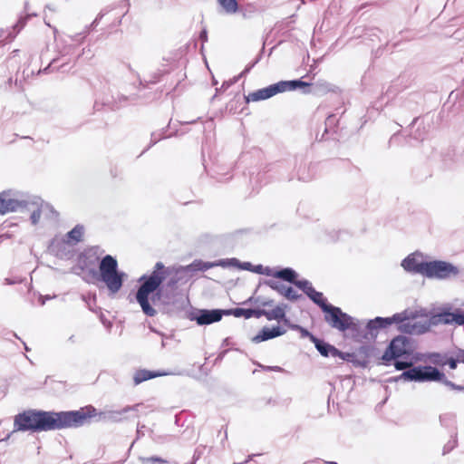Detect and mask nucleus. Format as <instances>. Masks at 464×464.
I'll return each mask as SVG.
<instances>
[{"label": "nucleus", "instance_id": "1", "mask_svg": "<svg viewBox=\"0 0 464 464\" xmlns=\"http://www.w3.org/2000/svg\"><path fill=\"white\" fill-rule=\"evenodd\" d=\"M93 415L96 408L92 405L62 411L26 410L15 415L14 427L18 431L31 432L76 429L84 426Z\"/></svg>", "mask_w": 464, "mask_h": 464}, {"label": "nucleus", "instance_id": "2", "mask_svg": "<svg viewBox=\"0 0 464 464\" xmlns=\"http://www.w3.org/2000/svg\"><path fill=\"white\" fill-rule=\"evenodd\" d=\"M127 274L119 269L118 261L111 255H105L99 262L98 269L88 268L83 280L88 284L103 283L111 295L117 294L122 287Z\"/></svg>", "mask_w": 464, "mask_h": 464}, {"label": "nucleus", "instance_id": "3", "mask_svg": "<svg viewBox=\"0 0 464 464\" xmlns=\"http://www.w3.org/2000/svg\"><path fill=\"white\" fill-rule=\"evenodd\" d=\"M169 275L168 268L162 262H157L150 275H143L140 277V285L135 295V299L140 304L141 311L147 316L152 317L157 314L156 309L150 302V296H155V293L162 292V283Z\"/></svg>", "mask_w": 464, "mask_h": 464}, {"label": "nucleus", "instance_id": "4", "mask_svg": "<svg viewBox=\"0 0 464 464\" xmlns=\"http://www.w3.org/2000/svg\"><path fill=\"white\" fill-rule=\"evenodd\" d=\"M395 380L415 382H440L452 390L459 392L464 391V386L458 385L448 380L444 372L431 365H418L417 367H413L409 371L401 373Z\"/></svg>", "mask_w": 464, "mask_h": 464}, {"label": "nucleus", "instance_id": "5", "mask_svg": "<svg viewBox=\"0 0 464 464\" xmlns=\"http://www.w3.org/2000/svg\"><path fill=\"white\" fill-rule=\"evenodd\" d=\"M150 300L155 305H159L164 314L169 316H180L188 307H190V302L188 296L181 293H168L165 291L155 293Z\"/></svg>", "mask_w": 464, "mask_h": 464}, {"label": "nucleus", "instance_id": "6", "mask_svg": "<svg viewBox=\"0 0 464 464\" xmlns=\"http://www.w3.org/2000/svg\"><path fill=\"white\" fill-rule=\"evenodd\" d=\"M309 86V82H304L301 79L280 81L276 83L270 84L267 87L256 90L245 96L246 103L250 102H259L269 99L278 93L287 91H295L299 87Z\"/></svg>", "mask_w": 464, "mask_h": 464}, {"label": "nucleus", "instance_id": "7", "mask_svg": "<svg viewBox=\"0 0 464 464\" xmlns=\"http://www.w3.org/2000/svg\"><path fill=\"white\" fill-rule=\"evenodd\" d=\"M322 312L324 314V321L334 329L345 332L349 329L355 330L357 328L354 318L338 306L330 304Z\"/></svg>", "mask_w": 464, "mask_h": 464}, {"label": "nucleus", "instance_id": "8", "mask_svg": "<svg viewBox=\"0 0 464 464\" xmlns=\"http://www.w3.org/2000/svg\"><path fill=\"white\" fill-rule=\"evenodd\" d=\"M413 350L411 338L397 335L390 342L382 356V360L388 365L392 360L411 355Z\"/></svg>", "mask_w": 464, "mask_h": 464}, {"label": "nucleus", "instance_id": "9", "mask_svg": "<svg viewBox=\"0 0 464 464\" xmlns=\"http://www.w3.org/2000/svg\"><path fill=\"white\" fill-rule=\"evenodd\" d=\"M393 316H398L399 320L393 321L397 330L407 334H422L430 331L431 325H436V322L411 321L410 313L404 310L401 313H396Z\"/></svg>", "mask_w": 464, "mask_h": 464}, {"label": "nucleus", "instance_id": "10", "mask_svg": "<svg viewBox=\"0 0 464 464\" xmlns=\"http://www.w3.org/2000/svg\"><path fill=\"white\" fill-rule=\"evenodd\" d=\"M423 270L425 271V277L438 280H447L456 277L459 274L457 266L444 260L428 261Z\"/></svg>", "mask_w": 464, "mask_h": 464}, {"label": "nucleus", "instance_id": "11", "mask_svg": "<svg viewBox=\"0 0 464 464\" xmlns=\"http://www.w3.org/2000/svg\"><path fill=\"white\" fill-rule=\"evenodd\" d=\"M227 309H197L190 306L186 312V318L195 321L198 325H208L219 322L224 315L227 314Z\"/></svg>", "mask_w": 464, "mask_h": 464}, {"label": "nucleus", "instance_id": "12", "mask_svg": "<svg viewBox=\"0 0 464 464\" xmlns=\"http://www.w3.org/2000/svg\"><path fill=\"white\" fill-rule=\"evenodd\" d=\"M11 191L18 192L22 194L24 199L28 201V204L25 208H21L20 209L16 210L15 212H24L25 210H32L30 220L33 225H37L44 208L49 209L52 213L55 214L57 216V212L54 210L52 205L48 203H44L40 198L30 196L23 191L16 190V189H10Z\"/></svg>", "mask_w": 464, "mask_h": 464}, {"label": "nucleus", "instance_id": "13", "mask_svg": "<svg viewBox=\"0 0 464 464\" xmlns=\"http://www.w3.org/2000/svg\"><path fill=\"white\" fill-rule=\"evenodd\" d=\"M28 201L24 199L22 194L11 190L0 192V215L14 213L21 208H25Z\"/></svg>", "mask_w": 464, "mask_h": 464}, {"label": "nucleus", "instance_id": "14", "mask_svg": "<svg viewBox=\"0 0 464 464\" xmlns=\"http://www.w3.org/2000/svg\"><path fill=\"white\" fill-rule=\"evenodd\" d=\"M422 257V253L416 251L402 259L401 266L408 273L420 274L424 276L425 271L423 269L428 261H423Z\"/></svg>", "mask_w": 464, "mask_h": 464}, {"label": "nucleus", "instance_id": "15", "mask_svg": "<svg viewBox=\"0 0 464 464\" xmlns=\"http://www.w3.org/2000/svg\"><path fill=\"white\" fill-rule=\"evenodd\" d=\"M141 406V404H136L134 406H126L122 408L121 410L118 411H101L98 412L96 411V415L92 416L90 419L98 417L97 420H103V421H111V422H119L123 420L124 415L130 411H137L138 409ZM91 420L86 423H90Z\"/></svg>", "mask_w": 464, "mask_h": 464}, {"label": "nucleus", "instance_id": "16", "mask_svg": "<svg viewBox=\"0 0 464 464\" xmlns=\"http://www.w3.org/2000/svg\"><path fill=\"white\" fill-rule=\"evenodd\" d=\"M234 262L233 259H219L215 262H207L201 259H195L191 264L186 266H180L179 271L183 272H197V271H207L209 268L215 266L227 267V264Z\"/></svg>", "mask_w": 464, "mask_h": 464}, {"label": "nucleus", "instance_id": "17", "mask_svg": "<svg viewBox=\"0 0 464 464\" xmlns=\"http://www.w3.org/2000/svg\"><path fill=\"white\" fill-rule=\"evenodd\" d=\"M399 320L398 316H390V317H382L377 316L373 319H370L366 324L367 334L365 337L368 335L372 339H375L378 335V331L382 329H385L388 326L393 324V321Z\"/></svg>", "mask_w": 464, "mask_h": 464}, {"label": "nucleus", "instance_id": "18", "mask_svg": "<svg viewBox=\"0 0 464 464\" xmlns=\"http://www.w3.org/2000/svg\"><path fill=\"white\" fill-rule=\"evenodd\" d=\"M428 322H436L438 324H457L462 326L461 320V309H455L453 312H450V309H442L436 315L432 316L430 319L427 320Z\"/></svg>", "mask_w": 464, "mask_h": 464}, {"label": "nucleus", "instance_id": "19", "mask_svg": "<svg viewBox=\"0 0 464 464\" xmlns=\"http://www.w3.org/2000/svg\"><path fill=\"white\" fill-rule=\"evenodd\" d=\"M37 14L35 13H27L24 15H21L18 18V21L15 24H14L11 28V30L8 31V34L5 37H4L5 30H0V42H10L13 39L15 38V36L20 33V31L25 26L28 20L34 16H36Z\"/></svg>", "mask_w": 464, "mask_h": 464}, {"label": "nucleus", "instance_id": "20", "mask_svg": "<svg viewBox=\"0 0 464 464\" xmlns=\"http://www.w3.org/2000/svg\"><path fill=\"white\" fill-rule=\"evenodd\" d=\"M98 250V246L89 248L80 256L79 266L84 273V276H88V268H96V263L99 260L97 256Z\"/></svg>", "mask_w": 464, "mask_h": 464}, {"label": "nucleus", "instance_id": "21", "mask_svg": "<svg viewBox=\"0 0 464 464\" xmlns=\"http://www.w3.org/2000/svg\"><path fill=\"white\" fill-rule=\"evenodd\" d=\"M285 329L283 327L276 325L271 328L265 326L263 327L256 335H255L251 341L254 343H259L265 341H268L274 339L276 337H279L285 334Z\"/></svg>", "mask_w": 464, "mask_h": 464}, {"label": "nucleus", "instance_id": "22", "mask_svg": "<svg viewBox=\"0 0 464 464\" xmlns=\"http://www.w3.org/2000/svg\"><path fill=\"white\" fill-rule=\"evenodd\" d=\"M304 93H314L322 95L329 92H334V86L325 81H318L315 83H309V86L304 87Z\"/></svg>", "mask_w": 464, "mask_h": 464}, {"label": "nucleus", "instance_id": "23", "mask_svg": "<svg viewBox=\"0 0 464 464\" xmlns=\"http://www.w3.org/2000/svg\"><path fill=\"white\" fill-rule=\"evenodd\" d=\"M314 344L318 353L324 357H335V354H339V349L324 339L317 337Z\"/></svg>", "mask_w": 464, "mask_h": 464}, {"label": "nucleus", "instance_id": "24", "mask_svg": "<svg viewBox=\"0 0 464 464\" xmlns=\"http://www.w3.org/2000/svg\"><path fill=\"white\" fill-rule=\"evenodd\" d=\"M228 315H234L235 317H245L246 319H249L251 317L260 318L261 317V308H230L227 309Z\"/></svg>", "mask_w": 464, "mask_h": 464}, {"label": "nucleus", "instance_id": "25", "mask_svg": "<svg viewBox=\"0 0 464 464\" xmlns=\"http://www.w3.org/2000/svg\"><path fill=\"white\" fill-rule=\"evenodd\" d=\"M167 374H168L167 372H160V371H150V370H145V369L139 370L134 374L133 382H134L135 385H138L145 381H148V380H150V379H153L156 377L164 376Z\"/></svg>", "mask_w": 464, "mask_h": 464}, {"label": "nucleus", "instance_id": "26", "mask_svg": "<svg viewBox=\"0 0 464 464\" xmlns=\"http://www.w3.org/2000/svg\"><path fill=\"white\" fill-rule=\"evenodd\" d=\"M273 277L294 285V283L296 281V278H298V274L295 269L291 267H284L275 270Z\"/></svg>", "mask_w": 464, "mask_h": 464}, {"label": "nucleus", "instance_id": "27", "mask_svg": "<svg viewBox=\"0 0 464 464\" xmlns=\"http://www.w3.org/2000/svg\"><path fill=\"white\" fill-rule=\"evenodd\" d=\"M287 307L286 304H282L276 306L273 310L267 311L265 309H261V316H266L267 320H277L281 321L282 318H285V310Z\"/></svg>", "mask_w": 464, "mask_h": 464}, {"label": "nucleus", "instance_id": "28", "mask_svg": "<svg viewBox=\"0 0 464 464\" xmlns=\"http://www.w3.org/2000/svg\"><path fill=\"white\" fill-rule=\"evenodd\" d=\"M84 233V226L82 224H77L72 230L67 232L66 234V241L68 243H72L73 245L82 241V236Z\"/></svg>", "mask_w": 464, "mask_h": 464}, {"label": "nucleus", "instance_id": "29", "mask_svg": "<svg viewBox=\"0 0 464 464\" xmlns=\"http://www.w3.org/2000/svg\"><path fill=\"white\" fill-rule=\"evenodd\" d=\"M307 296L313 303L318 305L321 310H324L325 306L330 304L323 293L316 291L314 288L310 293H307Z\"/></svg>", "mask_w": 464, "mask_h": 464}, {"label": "nucleus", "instance_id": "30", "mask_svg": "<svg viewBox=\"0 0 464 464\" xmlns=\"http://www.w3.org/2000/svg\"><path fill=\"white\" fill-rule=\"evenodd\" d=\"M418 360V358H414V360L405 361V360H394V367L397 371H402L401 373H403L406 371H409L410 369L415 367L413 364Z\"/></svg>", "mask_w": 464, "mask_h": 464}, {"label": "nucleus", "instance_id": "31", "mask_svg": "<svg viewBox=\"0 0 464 464\" xmlns=\"http://www.w3.org/2000/svg\"><path fill=\"white\" fill-rule=\"evenodd\" d=\"M227 14H235L238 9L237 0H218Z\"/></svg>", "mask_w": 464, "mask_h": 464}, {"label": "nucleus", "instance_id": "32", "mask_svg": "<svg viewBox=\"0 0 464 464\" xmlns=\"http://www.w3.org/2000/svg\"><path fill=\"white\" fill-rule=\"evenodd\" d=\"M440 423L442 427L450 428L456 422V416L453 413H444L439 417Z\"/></svg>", "mask_w": 464, "mask_h": 464}, {"label": "nucleus", "instance_id": "33", "mask_svg": "<svg viewBox=\"0 0 464 464\" xmlns=\"http://www.w3.org/2000/svg\"><path fill=\"white\" fill-rule=\"evenodd\" d=\"M264 284L267 286H269L271 289L276 291L279 295H285V291L287 288V285H285L284 284L280 283L279 281L275 280H265Z\"/></svg>", "mask_w": 464, "mask_h": 464}, {"label": "nucleus", "instance_id": "34", "mask_svg": "<svg viewBox=\"0 0 464 464\" xmlns=\"http://www.w3.org/2000/svg\"><path fill=\"white\" fill-rule=\"evenodd\" d=\"M231 259H233V261H236V262L228 263L227 267H229V266L238 267L242 270H246V271H250V272L254 273L255 266L252 265L250 262H240L236 257H232Z\"/></svg>", "mask_w": 464, "mask_h": 464}, {"label": "nucleus", "instance_id": "35", "mask_svg": "<svg viewBox=\"0 0 464 464\" xmlns=\"http://www.w3.org/2000/svg\"><path fill=\"white\" fill-rule=\"evenodd\" d=\"M294 285L302 290L306 295L307 293H310L314 289V286L307 279L298 280V278H296V281L295 283H294Z\"/></svg>", "mask_w": 464, "mask_h": 464}, {"label": "nucleus", "instance_id": "36", "mask_svg": "<svg viewBox=\"0 0 464 464\" xmlns=\"http://www.w3.org/2000/svg\"><path fill=\"white\" fill-rule=\"evenodd\" d=\"M284 296L292 302L297 301L303 297L301 294H298L292 286H287L285 291Z\"/></svg>", "mask_w": 464, "mask_h": 464}, {"label": "nucleus", "instance_id": "37", "mask_svg": "<svg viewBox=\"0 0 464 464\" xmlns=\"http://www.w3.org/2000/svg\"><path fill=\"white\" fill-rule=\"evenodd\" d=\"M275 272V269L269 267V266H263L262 265H256L254 267V273L258 275H265L267 276H272Z\"/></svg>", "mask_w": 464, "mask_h": 464}, {"label": "nucleus", "instance_id": "38", "mask_svg": "<svg viewBox=\"0 0 464 464\" xmlns=\"http://www.w3.org/2000/svg\"><path fill=\"white\" fill-rule=\"evenodd\" d=\"M140 461L143 463V464H147V463H150V464H167L168 461L160 457H158V456H151V457H143V458H140Z\"/></svg>", "mask_w": 464, "mask_h": 464}, {"label": "nucleus", "instance_id": "39", "mask_svg": "<svg viewBox=\"0 0 464 464\" xmlns=\"http://www.w3.org/2000/svg\"><path fill=\"white\" fill-rule=\"evenodd\" d=\"M265 52V47L263 46L262 49L260 50L258 55L256 56V58L252 62L250 63L248 65H246V67L242 71L241 74H246L248 73L251 69L256 64L259 63V61L261 60L262 58V55Z\"/></svg>", "mask_w": 464, "mask_h": 464}, {"label": "nucleus", "instance_id": "40", "mask_svg": "<svg viewBox=\"0 0 464 464\" xmlns=\"http://www.w3.org/2000/svg\"><path fill=\"white\" fill-rule=\"evenodd\" d=\"M244 74H239L238 76H235L233 79L229 80V81H225L221 87L220 88H217L216 91L217 92H224L226 90H227L231 85H233L234 83H236L238 79L243 76Z\"/></svg>", "mask_w": 464, "mask_h": 464}, {"label": "nucleus", "instance_id": "41", "mask_svg": "<svg viewBox=\"0 0 464 464\" xmlns=\"http://www.w3.org/2000/svg\"><path fill=\"white\" fill-rule=\"evenodd\" d=\"M457 444H458V441H457V437L455 435L452 440H450L444 445V447L442 449V455H447L448 453H450L453 449H455L457 447Z\"/></svg>", "mask_w": 464, "mask_h": 464}, {"label": "nucleus", "instance_id": "42", "mask_svg": "<svg viewBox=\"0 0 464 464\" xmlns=\"http://www.w3.org/2000/svg\"><path fill=\"white\" fill-rule=\"evenodd\" d=\"M298 331L301 334V337L308 338L313 343L317 339L315 335H314L312 333H310L306 328H304L303 326H301Z\"/></svg>", "mask_w": 464, "mask_h": 464}, {"label": "nucleus", "instance_id": "43", "mask_svg": "<svg viewBox=\"0 0 464 464\" xmlns=\"http://www.w3.org/2000/svg\"><path fill=\"white\" fill-rule=\"evenodd\" d=\"M165 138H167V136H164L163 133L158 134L156 132H152L150 143L149 147L143 150V152H145L148 149H150V147L155 145L158 141H160V140L165 139Z\"/></svg>", "mask_w": 464, "mask_h": 464}, {"label": "nucleus", "instance_id": "44", "mask_svg": "<svg viewBox=\"0 0 464 464\" xmlns=\"http://www.w3.org/2000/svg\"><path fill=\"white\" fill-rule=\"evenodd\" d=\"M336 124V118H335V115L334 114H331L329 115L326 120H325V129H324V132H328L330 130L331 128H333L334 126H335Z\"/></svg>", "mask_w": 464, "mask_h": 464}, {"label": "nucleus", "instance_id": "45", "mask_svg": "<svg viewBox=\"0 0 464 464\" xmlns=\"http://www.w3.org/2000/svg\"><path fill=\"white\" fill-rule=\"evenodd\" d=\"M82 298L86 303L88 308L91 311L95 312L94 309L92 308V304H94L96 302V296L93 295L92 297H86L85 295H82Z\"/></svg>", "mask_w": 464, "mask_h": 464}, {"label": "nucleus", "instance_id": "46", "mask_svg": "<svg viewBox=\"0 0 464 464\" xmlns=\"http://www.w3.org/2000/svg\"><path fill=\"white\" fill-rule=\"evenodd\" d=\"M335 357H339L342 360L346 361V362H352L353 358V354L350 353H343L339 350V354H335Z\"/></svg>", "mask_w": 464, "mask_h": 464}, {"label": "nucleus", "instance_id": "47", "mask_svg": "<svg viewBox=\"0 0 464 464\" xmlns=\"http://www.w3.org/2000/svg\"><path fill=\"white\" fill-rule=\"evenodd\" d=\"M459 362V361L458 360V356L456 355L455 358L454 357L449 358L445 363L448 364L451 370H455L457 368Z\"/></svg>", "mask_w": 464, "mask_h": 464}, {"label": "nucleus", "instance_id": "48", "mask_svg": "<svg viewBox=\"0 0 464 464\" xmlns=\"http://www.w3.org/2000/svg\"><path fill=\"white\" fill-rule=\"evenodd\" d=\"M256 304H260L262 306H272L274 304V300L272 299H264L262 300L261 297H257L255 300Z\"/></svg>", "mask_w": 464, "mask_h": 464}, {"label": "nucleus", "instance_id": "49", "mask_svg": "<svg viewBox=\"0 0 464 464\" xmlns=\"http://www.w3.org/2000/svg\"><path fill=\"white\" fill-rule=\"evenodd\" d=\"M58 59H59L58 57L53 58V59L50 62V63H49L45 68H44V69H43V72H44V73H49V72H53V71H54V69H53V66L57 63Z\"/></svg>", "mask_w": 464, "mask_h": 464}, {"label": "nucleus", "instance_id": "50", "mask_svg": "<svg viewBox=\"0 0 464 464\" xmlns=\"http://www.w3.org/2000/svg\"><path fill=\"white\" fill-rule=\"evenodd\" d=\"M199 40L202 42L201 51L204 48V44L208 42V31L206 28L202 29L199 33Z\"/></svg>", "mask_w": 464, "mask_h": 464}, {"label": "nucleus", "instance_id": "51", "mask_svg": "<svg viewBox=\"0 0 464 464\" xmlns=\"http://www.w3.org/2000/svg\"><path fill=\"white\" fill-rule=\"evenodd\" d=\"M55 297H56V295H39V302H40V304H41V305H44V304H45V303H46V301L51 300V299L55 298Z\"/></svg>", "mask_w": 464, "mask_h": 464}, {"label": "nucleus", "instance_id": "52", "mask_svg": "<svg viewBox=\"0 0 464 464\" xmlns=\"http://www.w3.org/2000/svg\"><path fill=\"white\" fill-rule=\"evenodd\" d=\"M99 318L104 326H106L107 328L111 327V323L105 317V315L102 313L100 314Z\"/></svg>", "mask_w": 464, "mask_h": 464}, {"label": "nucleus", "instance_id": "53", "mask_svg": "<svg viewBox=\"0 0 464 464\" xmlns=\"http://www.w3.org/2000/svg\"><path fill=\"white\" fill-rule=\"evenodd\" d=\"M102 17H103V14H102V13H100V14L97 15V17L93 20V22L91 24V28H92V29H93V28H95V27L98 25V24H99L100 20H101Z\"/></svg>", "mask_w": 464, "mask_h": 464}, {"label": "nucleus", "instance_id": "54", "mask_svg": "<svg viewBox=\"0 0 464 464\" xmlns=\"http://www.w3.org/2000/svg\"><path fill=\"white\" fill-rule=\"evenodd\" d=\"M120 99V102L121 101H130V102H134L137 100V96L136 95H131L130 97L128 96H125V95H121V97L119 98Z\"/></svg>", "mask_w": 464, "mask_h": 464}, {"label": "nucleus", "instance_id": "55", "mask_svg": "<svg viewBox=\"0 0 464 464\" xmlns=\"http://www.w3.org/2000/svg\"><path fill=\"white\" fill-rule=\"evenodd\" d=\"M227 352H228V350H224V351L220 352L215 360V363L221 362Z\"/></svg>", "mask_w": 464, "mask_h": 464}, {"label": "nucleus", "instance_id": "56", "mask_svg": "<svg viewBox=\"0 0 464 464\" xmlns=\"http://www.w3.org/2000/svg\"><path fill=\"white\" fill-rule=\"evenodd\" d=\"M266 371L282 372L283 369L280 366H266Z\"/></svg>", "mask_w": 464, "mask_h": 464}, {"label": "nucleus", "instance_id": "57", "mask_svg": "<svg viewBox=\"0 0 464 464\" xmlns=\"http://www.w3.org/2000/svg\"><path fill=\"white\" fill-rule=\"evenodd\" d=\"M411 137L415 140H423V135L419 132V130H417L415 132L411 133Z\"/></svg>", "mask_w": 464, "mask_h": 464}, {"label": "nucleus", "instance_id": "58", "mask_svg": "<svg viewBox=\"0 0 464 464\" xmlns=\"http://www.w3.org/2000/svg\"><path fill=\"white\" fill-rule=\"evenodd\" d=\"M200 450L198 449H197L194 452V455H193V461L190 463V464H196V461L199 459V456H200Z\"/></svg>", "mask_w": 464, "mask_h": 464}, {"label": "nucleus", "instance_id": "59", "mask_svg": "<svg viewBox=\"0 0 464 464\" xmlns=\"http://www.w3.org/2000/svg\"><path fill=\"white\" fill-rule=\"evenodd\" d=\"M457 356L459 362L464 363V350H459V352L457 353Z\"/></svg>", "mask_w": 464, "mask_h": 464}, {"label": "nucleus", "instance_id": "60", "mask_svg": "<svg viewBox=\"0 0 464 464\" xmlns=\"http://www.w3.org/2000/svg\"><path fill=\"white\" fill-rule=\"evenodd\" d=\"M288 327H289L290 329H292V330H296V331H298V330L300 329L301 325H299V324H292V323H291V324H290V325H289Z\"/></svg>", "mask_w": 464, "mask_h": 464}, {"label": "nucleus", "instance_id": "61", "mask_svg": "<svg viewBox=\"0 0 464 464\" xmlns=\"http://www.w3.org/2000/svg\"><path fill=\"white\" fill-rule=\"evenodd\" d=\"M150 330L152 332V333H155V334H158L160 335H163V334L160 331H158L156 328H154L153 326H149Z\"/></svg>", "mask_w": 464, "mask_h": 464}, {"label": "nucleus", "instance_id": "62", "mask_svg": "<svg viewBox=\"0 0 464 464\" xmlns=\"http://www.w3.org/2000/svg\"><path fill=\"white\" fill-rule=\"evenodd\" d=\"M281 321H282V322H284V324H285V325H287V326H289V325H290V324H291L290 320L286 317V315H285V318H282V320H281Z\"/></svg>", "mask_w": 464, "mask_h": 464}, {"label": "nucleus", "instance_id": "63", "mask_svg": "<svg viewBox=\"0 0 464 464\" xmlns=\"http://www.w3.org/2000/svg\"><path fill=\"white\" fill-rule=\"evenodd\" d=\"M159 81V76L156 74L152 80H150L149 82L150 83H156Z\"/></svg>", "mask_w": 464, "mask_h": 464}, {"label": "nucleus", "instance_id": "64", "mask_svg": "<svg viewBox=\"0 0 464 464\" xmlns=\"http://www.w3.org/2000/svg\"><path fill=\"white\" fill-rule=\"evenodd\" d=\"M318 461H319V459H315L314 460L306 461L304 464H314V463H317Z\"/></svg>", "mask_w": 464, "mask_h": 464}]
</instances>
